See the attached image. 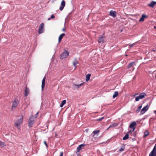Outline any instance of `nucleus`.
<instances>
[{"label":"nucleus","instance_id":"obj_26","mask_svg":"<svg viewBox=\"0 0 156 156\" xmlns=\"http://www.w3.org/2000/svg\"><path fill=\"white\" fill-rule=\"evenodd\" d=\"M117 126V125H116L115 124H113L112 125H111L109 126V127L107 129V130H108V128H111V127H114L115 126Z\"/></svg>","mask_w":156,"mask_h":156},{"label":"nucleus","instance_id":"obj_4","mask_svg":"<svg viewBox=\"0 0 156 156\" xmlns=\"http://www.w3.org/2000/svg\"><path fill=\"white\" fill-rule=\"evenodd\" d=\"M69 55V52L66 51H64L61 55L60 58L61 59H63L66 58Z\"/></svg>","mask_w":156,"mask_h":156},{"label":"nucleus","instance_id":"obj_1","mask_svg":"<svg viewBox=\"0 0 156 156\" xmlns=\"http://www.w3.org/2000/svg\"><path fill=\"white\" fill-rule=\"evenodd\" d=\"M23 119V117L22 115L19 117L16 121L15 122V126L17 127L18 129H20V125L22 123Z\"/></svg>","mask_w":156,"mask_h":156},{"label":"nucleus","instance_id":"obj_22","mask_svg":"<svg viewBox=\"0 0 156 156\" xmlns=\"http://www.w3.org/2000/svg\"><path fill=\"white\" fill-rule=\"evenodd\" d=\"M78 63V62L76 59L73 63V66L75 67V68H76V65Z\"/></svg>","mask_w":156,"mask_h":156},{"label":"nucleus","instance_id":"obj_2","mask_svg":"<svg viewBox=\"0 0 156 156\" xmlns=\"http://www.w3.org/2000/svg\"><path fill=\"white\" fill-rule=\"evenodd\" d=\"M146 95L145 93H142L140 94L139 96L136 98L135 100L136 101H138L140 100V99H142L144 98Z\"/></svg>","mask_w":156,"mask_h":156},{"label":"nucleus","instance_id":"obj_34","mask_svg":"<svg viewBox=\"0 0 156 156\" xmlns=\"http://www.w3.org/2000/svg\"><path fill=\"white\" fill-rule=\"evenodd\" d=\"M104 118V117H102L101 118L98 119L96 120L97 121H101L102 119H103Z\"/></svg>","mask_w":156,"mask_h":156},{"label":"nucleus","instance_id":"obj_40","mask_svg":"<svg viewBox=\"0 0 156 156\" xmlns=\"http://www.w3.org/2000/svg\"><path fill=\"white\" fill-rule=\"evenodd\" d=\"M65 30H65V28H63V29H62V30H63V31H65Z\"/></svg>","mask_w":156,"mask_h":156},{"label":"nucleus","instance_id":"obj_28","mask_svg":"<svg viewBox=\"0 0 156 156\" xmlns=\"http://www.w3.org/2000/svg\"><path fill=\"white\" fill-rule=\"evenodd\" d=\"M5 146V144L4 142H2L0 141V147H3Z\"/></svg>","mask_w":156,"mask_h":156},{"label":"nucleus","instance_id":"obj_14","mask_svg":"<svg viewBox=\"0 0 156 156\" xmlns=\"http://www.w3.org/2000/svg\"><path fill=\"white\" fill-rule=\"evenodd\" d=\"M136 125V122H133L131 123V124L129 125V127L131 129H133L134 128H135V126Z\"/></svg>","mask_w":156,"mask_h":156},{"label":"nucleus","instance_id":"obj_3","mask_svg":"<svg viewBox=\"0 0 156 156\" xmlns=\"http://www.w3.org/2000/svg\"><path fill=\"white\" fill-rule=\"evenodd\" d=\"M44 24L43 23H41L40 24L38 30V33L39 34H41L44 32Z\"/></svg>","mask_w":156,"mask_h":156},{"label":"nucleus","instance_id":"obj_36","mask_svg":"<svg viewBox=\"0 0 156 156\" xmlns=\"http://www.w3.org/2000/svg\"><path fill=\"white\" fill-rule=\"evenodd\" d=\"M63 153L62 152H61L60 153V154L59 156H63Z\"/></svg>","mask_w":156,"mask_h":156},{"label":"nucleus","instance_id":"obj_7","mask_svg":"<svg viewBox=\"0 0 156 156\" xmlns=\"http://www.w3.org/2000/svg\"><path fill=\"white\" fill-rule=\"evenodd\" d=\"M19 103V100L16 98H15L13 102L12 107L16 108Z\"/></svg>","mask_w":156,"mask_h":156},{"label":"nucleus","instance_id":"obj_13","mask_svg":"<svg viewBox=\"0 0 156 156\" xmlns=\"http://www.w3.org/2000/svg\"><path fill=\"white\" fill-rule=\"evenodd\" d=\"M149 156H156V150L153 149L149 154Z\"/></svg>","mask_w":156,"mask_h":156},{"label":"nucleus","instance_id":"obj_15","mask_svg":"<svg viewBox=\"0 0 156 156\" xmlns=\"http://www.w3.org/2000/svg\"><path fill=\"white\" fill-rule=\"evenodd\" d=\"M109 15L113 17H115L116 15V12L115 11L111 10L110 12Z\"/></svg>","mask_w":156,"mask_h":156},{"label":"nucleus","instance_id":"obj_29","mask_svg":"<svg viewBox=\"0 0 156 156\" xmlns=\"http://www.w3.org/2000/svg\"><path fill=\"white\" fill-rule=\"evenodd\" d=\"M125 148V147L124 146H122L121 148L119 150V151L120 152L122 151H124Z\"/></svg>","mask_w":156,"mask_h":156},{"label":"nucleus","instance_id":"obj_9","mask_svg":"<svg viewBox=\"0 0 156 156\" xmlns=\"http://www.w3.org/2000/svg\"><path fill=\"white\" fill-rule=\"evenodd\" d=\"M24 96L26 97L27 96L30 94V90L28 88L26 87L24 90Z\"/></svg>","mask_w":156,"mask_h":156},{"label":"nucleus","instance_id":"obj_43","mask_svg":"<svg viewBox=\"0 0 156 156\" xmlns=\"http://www.w3.org/2000/svg\"><path fill=\"white\" fill-rule=\"evenodd\" d=\"M154 28L156 29V26H154Z\"/></svg>","mask_w":156,"mask_h":156},{"label":"nucleus","instance_id":"obj_31","mask_svg":"<svg viewBox=\"0 0 156 156\" xmlns=\"http://www.w3.org/2000/svg\"><path fill=\"white\" fill-rule=\"evenodd\" d=\"M142 108V106H139L138 108L136 110V111L137 112H139L140 109H141Z\"/></svg>","mask_w":156,"mask_h":156},{"label":"nucleus","instance_id":"obj_11","mask_svg":"<svg viewBox=\"0 0 156 156\" xmlns=\"http://www.w3.org/2000/svg\"><path fill=\"white\" fill-rule=\"evenodd\" d=\"M65 5V2L64 0H62L61 3V5L59 8V9L62 11Z\"/></svg>","mask_w":156,"mask_h":156},{"label":"nucleus","instance_id":"obj_37","mask_svg":"<svg viewBox=\"0 0 156 156\" xmlns=\"http://www.w3.org/2000/svg\"><path fill=\"white\" fill-rule=\"evenodd\" d=\"M153 149L156 150V144H155Z\"/></svg>","mask_w":156,"mask_h":156},{"label":"nucleus","instance_id":"obj_12","mask_svg":"<svg viewBox=\"0 0 156 156\" xmlns=\"http://www.w3.org/2000/svg\"><path fill=\"white\" fill-rule=\"evenodd\" d=\"M32 117L30 118L29 120L28 126L29 127H31L34 123V121L32 119Z\"/></svg>","mask_w":156,"mask_h":156},{"label":"nucleus","instance_id":"obj_17","mask_svg":"<svg viewBox=\"0 0 156 156\" xmlns=\"http://www.w3.org/2000/svg\"><path fill=\"white\" fill-rule=\"evenodd\" d=\"M98 42L103 43H104V37L102 36L101 37H100L98 38Z\"/></svg>","mask_w":156,"mask_h":156},{"label":"nucleus","instance_id":"obj_16","mask_svg":"<svg viewBox=\"0 0 156 156\" xmlns=\"http://www.w3.org/2000/svg\"><path fill=\"white\" fill-rule=\"evenodd\" d=\"M156 4V2L152 1L150 3L148 4V5L151 8L154 7V5Z\"/></svg>","mask_w":156,"mask_h":156},{"label":"nucleus","instance_id":"obj_25","mask_svg":"<svg viewBox=\"0 0 156 156\" xmlns=\"http://www.w3.org/2000/svg\"><path fill=\"white\" fill-rule=\"evenodd\" d=\"M118 95V93L117 91H115L113 95V98H115Z\"/></svg>","mask_w":156,"mask_h":156},{"label":"nucleus","instance_id":"obj_30","mask_svg":"<svg viewBox=\"0 0 156 156\" xmlns=\"http://www.w3.org/2000/svg\"><path fill=\"white\" fill-rule=\"evenodd\" d=\"M132 129L130 130L129 131V132H128V133H132L134 131L135 129V128H134L133 129Z\"/></svg>","mask_w":156,"mask_h":156},{"label":"nucleus","instance_id":"obj_6","mask_svg":"<svg viewBox=\"0 0 156 156\" xmlns=\"http://www.w3.org/2000/svg\"><path fill=\"white\" fill-rule=\"evenodd\" d=\"M83 83H82L79 84L74 83L73 84V87L74 89H78L83 85Z\"/></svg>","mask_w":156,"mask_h":156},{"label":"nucleus","instance_id":"obj_23","mask_svg":"<svg viewBox=\"0 0 156 156\" xmlns=\"http://www.w3.org/2000/svg\"><path fill=\"white\" fill-rule=\"evenodd\" d=\"M66 103V100H63L62 101L61 104L60 105V107H62L63 106V105Z\"/></svg>","mask_w":156,"mask_h":156},{"label":"nucleus","instance_id":"obj_10","mask_svg":"<svg viewBox=\"0 0 156 156\" xmlns=\"http://www.w3.org/2000/svg\"><path fill=\"white\" fill-rule=\"evenodd\" d=\"M45 77L44 76V78H43L42 81V85H41V90L42 91H43L45 84Z\"/></svg>","mask_w":156,"mask_h":156},{"label":"nucleus","instance_id":"obj_20","mask_svg":"<svg viewBox=\"0 0 156 156\" xmlns=\"http://www.w3.org/2000/svg\"><path fill=\"white\" fill-rule=\"evenodd\" d=\"M135 65L134 62H132L128 64L127 66L128 68H130Z\"/></svg>","mask_w":156,"mask_h":156},{"label":"nucleus","instance_id":"obj_35","mask_svg":"<svg viewBox=\"0 0 156 156\" xmlns=\"http://www.w3.org/2000/svg\"><path fill=\"white\" fill-rule=\"evenodd\" d=\"M55 17L54 15L52 14L51 16V19H53V18H54Z\"/></svg>","mask_w":156,"mask_h":156},{"label":"nucleus","instance_id":"obj_42","mask_svg":"<svg viewBox=\"0 0 156 156\" xmlns=\"http://www.w3.org/2000/svg\"><path fill=\"white\" fill-rule=\"evenodd\" d=\"M154 113L155 114H156V110H155V111H154Z\"/></svg>","mask_w":156,"mask_h":156},{"label":"nucleus","instance_id":"obj_21","mask_svg":"<svg viewBox=\"0 0 156 156\" xmlns=\"http://www.w3.org/2000/svg\"><path fill=\"white\" fill-rule=\"evenodd\" d=\"M91 74H88L86 76V81H87L89 80Z\"/></svg>","mask_w":156,"mask_h":156},{"label":"nucleus","instance_id":"obj_33","mask_svg":"<svg viewBox=\"0 0 156 156\" xmlns=\"http://www.w3.org/2000/svg\"><path fill=\"white\" fill-rule=\"evenodd\" d=\"M136 42L135 43H134L131 44H130L129 46V48H131L133 47V46L134 45H135V44H136Z\"/></svg>","mask_w":156,"mask_h":156},{"label":"nucleus","instance_id":"obj_27","mask_svg":"<svg viewBox=\"0 0 156 156\" xmlns=\"http://www.w3.org/2000/svg\"><path fill=\"white\" fill-rule=\"evenodd\" d=\"M129 138V135L128 134H126L125 136L123 137V140H125Z\"/></svg>","mask_w":156,"mask_h":156},{"label":"nucleus","instance_id":"obj_38","mask_svg":"<svg viewBox=\"0 0 156 156\" xmlns=\"http://www.w3.org/2000/svg\"><path fill=\"white\" fill-rule=\"evenodd\" d=\"M44 143L45 145L47 147H48V145L47 144V143L46 141H44Z\"/></svg>","mask_w":156,"mask_h":156},{"label":"nucleus","instance_id":"obj_18","mask_svg":"<svg viewBox=\"0 0 156 156\" xmlns=\"http://www.w3.org/2000/svg\"><path fill=\"white\" fill-rule=\"evenodd\" d=\"M147 17V16L144 14H143L142 16V17L140 18L139 20V22L143 21L144 20V19Z\"/></svg>","mask_w":156,"mask_h":156},{"label":"nucleus","instance_id":"obj_39","mask_svg":"<svg viewBox=\"0 0 156 156\" xmlns=\"http://www.w3.org/2000/svg\"><path fill=\"white\" fill-rule=\"evenodd\" d=\"M38 114V112H37V113H36V117H37V115Z\"/></svg>","mask_w":156,"mask_h":156},{"label":"nucleus","instance_id":"obj_5","mask_svg":"<svg viewBox=\"0 0 156 156\" xmlns=\"http://www.w3.org/2000/svg\"><path fill=\"white\" fill-rule=\"evenodd\" d=\"M85 144H84L79 145V146L77 148V151L76 152V154H77L78 155L79 154L80 151L83 148V147L85 146Z\"/></svg>","mask_w":156,"mask_h":156},{"label":"nucleus","instance_id":"obj_19","mask_svg":"<svg viewBox=\"0 0 156 156\" xmlns=\"http://www.w3.org/2000/svg\"><path fill=\"white\" fill-rule=\"evenodd\" d=\"M65 35V34L64 33L62 34L59 36L58 37V42H60L62 37Z\"/></svg>","mask_w":156,"mask_h":156},{"label":"nucleus","instance_id":"obj_24","mask_svg":"<svg viewBox=\"0 0 156 156\" xmlns=\"http://www.w3.org/2000/svg\"><path fill=\"white\" fill-rule=\"evenodd\" d=\"M149 134V132L147 131L146 130V131L144 133V137H145L147 136H148Z\"/></svg>","mask_w":156,"mask_h":156},{"label":"nucleus","instance_id":"obj_41","mask_svg":"<svg viewBox=\"0 0 156 156\" xmlns=\"http://www.w3.org/2000/svg\"><path fill=\"white\" fill-rule=\"evenodd\" d=\"M51 19V17L50 18H48V20H50Z\"/></svg>","mask_w":156,"mask_h":156},{"label":"nucleus","instance_id":"obj_32","mask_svg":"<svg viewBox=\"0 0 156 156\" xmlns=\"http://www.w3.org/2000/svg\"><path fill=\"white\" fill-rule=\"evenodd\" d=\"M99 132H100V131H99V130H95V131H94L93 132V133L94 134H97V133H99Z\"/></svg>","mask_w":156,"mask_h":156},{"label":"nucleus","instance_id":"obj_8","mask_svg":"<svg viewBox=\"0 0 156 156\" xmlns=\"http://www.w3.org/2000/svg\"><path fill=\"white\" fill-rule=\"evenodd\" d=\"M148 108L149 106L147 105L144 107L141 111V114H144L147 111Z\"/></svg>","mask_w":156,"mask_h":156}]
</instances>
